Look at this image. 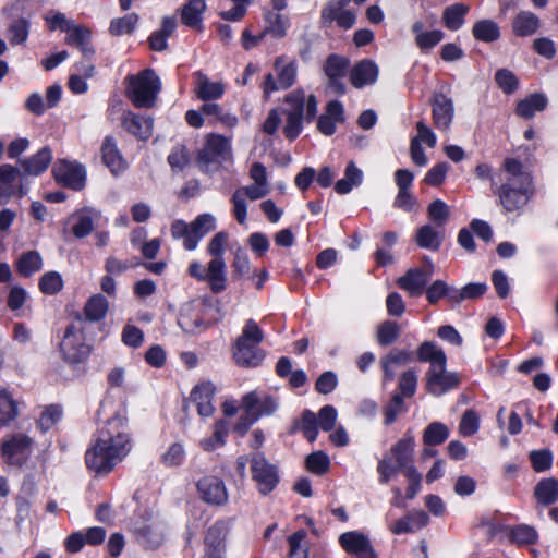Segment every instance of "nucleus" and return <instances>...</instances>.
I'll return each mask as SVG.
<instances>
[{"label":"nucleus","instance_id":"obj_1","mask_svg":"<svg viewBox=\"0 0 558 558\" xmlns=\"http://www.w3.org/2000/svg\"><path fill=\"white\" fill-rule=\"evenodd\" d=\"M131 444L122 429V420L112 417L85 453L86 465L96 473H109L130 451Z\"/></svg>","mask_w":558,"mask_h":558},{"label":"nucleus","instance_id":"obj_2","mask_svg":"<svg viewBox=\"0 0 558 558\" xmlns=\"http://www.w3.org/2000/svg\"><path fill=\"white\" fill-rule=\"evenodd\" d=\"M501 185L495 192L508 211L521 210L534 194L532 174L514 158H507L501 170Z\"/></svg>","mask_w":558,"mask_h":558},{"label":"nucleus","instance_id":"obj_3","mask_svg":"<svg viewBox=\"0 0 558 558\" xmlns=\"http://www.w3.org/2000/svg\"><path fill=\"white\" fill-rule=\"evenodd\" d=\"M417 359L421 362L430 363L425 376L427 392L439 397L458 386V376L446 371V354L435 343L429 341L423 342L417 350Z\"/></svg>","mask_w":558,"mask_h":558},{"label":"nucleus","instance_id":"obj_4","mask_svg":"<svg viewBox=\"0 0 558 558\" xmlns=\"http://www.w3.org/2000/svg\"><path fill=\"white\" fill-rule=\"evenodd\" d=\"M263 331L255 320H246L241 336L233 347V359L236 365L242 367H256L264 360V354L258 348L263 341Z\"/></svg>","mask_w":558,"mask_h":558},{"label":"nucleus","instance_id":"obj_5","mask_svg":"<svg viewBox=\"0 0 558 558\" xmlns=\"http://www.w3.org/2000/svg\"><path fill=\"white\" fill-rule=\"evenodd\" d=\"M126 80V96L135 107L151 108L155 106L160 90V80L153 70H144Z\"/></svg>","mask_w":558,"mask_h":558},{"label":"nucleus","instance_id":"obj_6","mask_svg":"<svg viewBox=\"0 0 558 558\" xmlns=\"http://www.w3.org/2000/svg\"><path fill=\"white\" fill-rule=\"evenodd\" d=\"M252 478L262 495H268L279 483L278 468L270 463L262 452L251 457Z\"/></svg>","mask_w":558,"mask_h":558},{"label":"nucleus","instance_id":"obj_7","mask_svg":"<svg viewBox=\"0 0 558 558\" xmlns=\"http://www.w3.org/2000/svg\"><path fill=\"white\" fill-rule=\"evenodd\" d=\"M132 532L138 544L145 548L156 549L163 542L162 525L149 513L133 522Z\"/></svg>","mask_w":558,"mask_h":558},{"label":"nucleus","instance_id":"obj_8","mask_svg":"<svg viewBox=\"0 0 558 558\" xmlns=\"http://www.w3.org/2000/svg\"><path fill=\"white\" fill-rule=\"evenodd\" d=\"M60 351L65 361L72 364L83 362L89 355V347L85 343L84 333L74 325H70L60 343Z\"/></svg>","mask_w":558,"mask_h":558},{"label":"nucleus","instance_id":"obj_9","mask_svg":"<svg viewBox=\"0 0 558 558\" xmlns=\"http://www.w3.org/2000/svg\"><path fill=\"white\" fill-rule=\"evenodd\" d=\"M424 263L423 267L411 268L397 280L399 288L412 296H418L423 293L425 286L434 274V264L427 257L424 258Z\"/></svg>","mask_w":558,"mask_h":558},{"label":"nucleus","instance_id":"obj_10","mask_svg":"<svg viewBox=\"0 0 558 558\" xmlns=\"http://www.w3.org/2000/svg\"><path fill=\"white\" fill-rule=\"evenodd\" d=\"M286 104L289 106L284 109V114H294L298 117H304L307 122L313 121L317 113V99L314 95H306L303 90L298 89L288 94L284 98Z\"/></svg>","mask_w":558,"mask_h":558},{"label":"nucleus","instance_id":"obj_11","mask_svg":"<svg viewBox=\"0 0 558 558\" xmlns=\"http://www.w3.org/2000/svg\"><path fill=\"white\" fill-rule=\"evenodd\" d=\"M23 177H25L23 172L12 165L0 166V205L7 203L13 195H24Z\"/></svg>","mask_w":558,"mask_h":558},{"label":"nucleus","instance_id":"obj_12","mask_svg":"<svg viewBox=\"0 0 558 558\" xmlns=\"http://www.w3.org/2000/svg\"><path fill=\"white\" fill-rule=\"evenodd\" d=\"M433 123L439 131H448L454 117L452 98L442 93H435L430 100Z\"/></svg>","mask_w":558,"mask_h":558},{"label":"nucleus","instance_id":"obj_13","mask_svg":"<svg viewBox=\"0 0 558 558\" xmlns=\"http://www.w3.org/2000/svg\"><path fill=\"white\" fill-rule=\"evenodd\" d=\"M241 407L252 413L257 420L265 415H272L279 404L276 398L258 391H251L242 398Z\"/></svg>","mask_w":558,"mask_h":558},{"label":"nucleus","instance_id":"obj_14","mask_svg":"<svg viewBox=\"0 0 558 558\" xmlns=\"http://www.w3.org/2000/svg\"><path fill=\"white\" fill-rule=\"evenodd\" d=\"M52 172L58 182L73 190L80 191L85 185V169L81 165L58 160Z\"/></svg>","mask_w":558,"mask_h":558},{"label":"nucleus","instance_id":"obj_15","mask_svg":"<svg viewBox=\"0 0 558 558\" xmlns=\"http://www.w3.org/2000/svg\"><path fill=\"white\" fill-rule=\"evenodd\" d=\"M33 440L26 435H15L2 446V453L8 463L23 465L28 459Z\"/></svg>","mask_w":558,"mask_h":558},{"label":"nucleus","instance_id":"obj_16","mask_svg":"<svg viewBox=\"0 0 558 558\" xmlns=\"http://www.w3.org/2000/svg\"><path fill=\"white\" fill-rule=\"evenodd\" d=\"M201 498L211 505H223L228 500V493L222 480L216 476H205L197 482Z\"/></svg>","mask_w":558,"mask_h":558},{"label":"nucleus","instance_id":"obj_17","mask_svg":"<svg viewBox=\"0 0 558 558\" xmlns=\"http://www.w3.org/2000/svg\"><path fill=\"white\" fill-rule=\"evenodd\" d=\"M339 541L341 546L353 555V558H376L369 539L362 533L345 532Z\"/></svg>","mask_w":558,"mask_h":558},{"label":"nucleus","instance_id":"obj_18","mask_svg":"<svg viewBox=\"0 0 558 558\" xmlns=\"http://www.w3.org/2000/svg\"><path fill=\"white\" fill-rule=\"evenodd\" d=\"M122 126L140 141H147L153 134L154 121L150 117H142L126 111L122 116Z\"/></svg>","mask_w":558,"mask_h":558},{"label":"nucleus","instance_id":"obj_19","mask_svg":"<svg viewBox=\"0 0 558 558\" xmlns=\"http://www.w3.org/2000/svg\"><path fill=\"white\" fill-rule=\"evenodd\" d=\"M68 36L65 43L74 46L82 52L85 59H92L95 54V49L92 46V31L85 25L73 23L66 31Z\"/></svg>","mask_w":558,"mask_h":558},{"label":"nucleus","instance_id":"obj_20","mask_svg":"<svg viewBox=\"0 0 558 558\" xmlns=\"http://www.w3.org/2000/svg\"><path fill=\"white\" fill-rule=\"evenodd\" d=\"M227 531L223 523L211 525L205 537V558H225Z\"/></svg>","mask_w":558,"mask_h":558},{"label":"nucleus","instance_id":"obj_21","mask_svg":"<svg viewBox=\"0 0 558 558\" xmlns=\"http://www.w3.org/2000/svg\"><path fill=\"white\" fill-rule=\"evenodd\" d=\"M377 64L369 60L364 59L354 64L350 72V82L355 88H363L366 85H372L378 77Z\"/></svg>","mask_w":558,"mask_h":558},{"label":"nucleus","instance_id":"obj_22","mask_svg":"<svg viewBox=\"0 0 558 558\" xmlns=\"http://www.w3.org/2000/svg\"><path fill=\"white\" fill-rule=\"evenodd\" d=\"M414 437L410 432L405 433L397 444L390 449V456L399 466L403 469V474L407 473L409 468H415L413 465V452H414Z\"/></svg>","mask_w":558,"mask_h":558},{"label":"nucleus","instance_id":"obj_23","mask_svg":"<svg viewBox=\"0 0 558 558\" xmlns=\"http://www.w3.org/2000/svg\"><path fill=\"white\" fill-rule=\"evenodd\" d=\"M52 160V151L49 147H43L29 158L19 160L23 174L37 177L45 172Z\"/></svg>","mask_w":558,"mask_h":558},{"label":"nucleus","instance_id":"obj_24","mask_svg":"<svg viewBox=\"0 0 558 558\" xmlns=\"http://www.w3.org/2000/svg\"><path fill=\"white\" fill-rule=\"evenodd\" d=\"M195 80V94L203 101L217 100L225 94V84L210 81L203 72H196Z\"/></svg>","mask_w":558,"mask_h":558},{"label":"nucleus","instance_id":"obj_25","mask_svg":"<svg viewBox=\"0 0 558 558\" xmlns=\"http://www.w3.org/2000/svg\"><path fill=\"white\" fill-rule=\"evenodd\" d=\"M343 106L338 100L329 101L326 111L318 118L317 128L324 135H332L336 131V124L344 120Z\"/></svg>","mask_w":558,"mask_h":558},{"label":"nucleus","instance_id":"obj_26","mask_svg":"<svg viewBox=\"0 0 558 558\" xmlns=\"http://www.w3.org/2000/svg\"><path fill=\"white\" fill-rule=\"evenodd\" d=\"M192 235L183 242V246L187 251L196 248L198 241L208 232L215 229V217L210 214L199 215L192 223Z\"/></svg>","mask_w":558,"mask_h":558},{"label":"nucleus","instance_id":"obj_27","mask_svg":"<svg viewBox=\"0 0 558 558\" xmlns=\"http://www.w3.org/2000/svg\"><path fill=\"white\" fill-rule=\"evenodd\" d=\"M71 219L73 221V234L82 239L93 232L95 222L99 219V214L92 208H85L75 213Z\"/></svg>","mask_w":558,"mask_h":558},{"label":"nucleus","instance_id":"obj_28","mask_svg":"<svg viewBox=\"0 0 558 558\" xmlns=\"http://www.w3.org/2000/svg\"><path fill=\"white\" fill-rule=\"evenodd\" d=\"M101 156L104 163L110 168L112 173L117 174L126 168V163L117 147V142L112 136H107L101 146Z\"/></svg>","mask_w":558,"mask_h":558},{"label":"nucleus","instance_id":"obj_29","mask_svg":"<svg viewBox=\"0 0 558 558\" xmlns=\"http://www.w3.org/2000/svg\"><path fill=\"white\" fill-rule=\"evenodd\" d=\"M539 26V19L530 11L519 12L512 21V32L519 37H526L535 34Z\"/></svg>","mask_w":558,"mask_h":558},{"label":"nucleus","instance_id":"obj_30","mask_svg":"<svg viewBox=\"0 0 558 558\" xmlns=\"http://www.w3.org/2000/svg\"><path fill=\"white\" fill-rule=\"evenodd\" d=\"M205 280L209 282L210 289L214 293H220L226 289V263L223 258H213L206 270Z\"/></svg>","mask_w":558,"mask_h":558},{"label":"nucleus","instance_id":"obj_31","mask_svg":"<svg viewBox=\"0 0 558 558\" xmlns=\"http://www.w3.org/2000/svg\"><path fill=\"white\" fill-rule=\"evenodd\" d=\"M437 226L425 225L416 232V243L423 248L438 251L445 238L444 232Z\"/></svg>","mask_w":558,"mask_h":558},{"label":"nucleus","instance_id":"obj_32","mask_svg":"<svg viewBox=\"0 0 558 558\" xmlns=\"http://www.w3.org/2000/svg\"><path fill=\"white\" fill-rule=\"evenodd\" d=\"M534 497L542 506L553 505L558 500V480L542 478L534 487Z\"/></svg>","mask_w":558,"mask_h":558},{"label":"nucleus","instance_id":"obj_33","mask_svg":"<svg viewBox=\"0 0 558 558\" xmlns=\"http://www.w3.org/2000/svg\"><path fill=\"white\" fill-rule=\"evenodd\" d=\"M274 69L281 89H287L294 84L298 71L295 61H287L283 56L277 57L274 62Z\"/></svg>","mask_w":558,"mask_h":558},{"label":"nucleus","instance_id":"obj_34","mask_svg":"<svg viewBox=\"0 0 558 558\" xmlns=\"http://www.w3.org/2000/svg\"><path fill=\"white\" fill-rule=\"evenodd\" d=\"M205 10L206 3L203 0H190L181 10L183 24L191 28L199 29L202 27V15Z\"/></svg>","mask_w":558,"mask_h":558},{"label":"nucleus","instance_id":"obj_35","mask_svg":"<svg viewBox=\"0 0 558 558\" xmlns=\"http://www.w3.org/2000/svg\"><path fill=\"white\" fill-rule=\"evenodd\" d=\"M547 106V98L543 94H532L518 102L517 114L524 118H532L535 112L542 111Z\"/></svg>","mask_w":558,"mask_h":558},{"label":"nucleus","instance_id":"obj_36","mask_svg":"<svg viewBox=\"0 0 558 558\" xmlns=\"http://www.w3.org/2000/svg\"><path fill=\"white\" fill-rule=\"evenodd\" d=\"M43 267V259L37 251L23 253L16 262V269L23 277H31Z\"/></svg>","mask_w":558,"mask_h":558},{"label":"nucleus","instance_id":"obj_37","mask_svg":"<svg viewBox=\"0 0 558 558\" xmlns=\"http://www.w3.org/2000/svg\"><path fill=\"white\" fill-rule=\"evenodd\" d=\"M109 308V302L101 294L90 296L84 307L85 317L90 322H99L102 319Z\"/></svg>","mask_w":558,"mask_h":558},{"label":"nucleus","instance_id":"obj_38","mask_svg":"<svg viewBox=\"0 0 558 558\" xmlns=\"http://www.w3.org/2000/svg\"><path fill=\"white\" fill-rule=\"evenodd\" d=\"M265 21L267 23L266 32L271 34L275 38H282L287 35V29L290 25L288 15L267 11L265 12Z\"/></svg>","mask_w":558,"mask_h":558},{"label":"nucleus","instance_id":"obj_39","mask_svg":"<svg viewBox=\"0 0 558 558\" xmlns=\"http://www.w3.org/2000/svg\"><path fill=\"white\" fill-rule=\"evenodd\" d=\"M470 8L462 3H454L445 9L442 20L446 27L450 31L459 29L464 23V16Z\"/></svg>","mask_w":558,"mask_h":558},{"label":"nucleus","instance_id":"obj_40","mask_svg":"<svg viewBox=\"0 0 558 558\" xmlns=\"http://www.w3.org/2000/svg\"><path fill=\"white\" fill-rule=\"evenodd\" d=\"M472 34L477 40L493 43L499 38L500 29L496 22L481 20L474 24Z\"/></svg>","mask_w":558,"mask_h":558},{"label":"nucleus","instance_id":"obj_41","mask_svg":"<svg viewBox=\"0 0 558 558\" xmlns=\"http://www.w3.org/2000/svg\"><path fill=\"white\" fill-rule=\"evenodd\" d=\"M449 436L448 427L439 422L429 424L423 435V441L427 446H437L442 444Z\"/></svg>","mask_w":558,"mask_h":558},{"label":"nucleus","instance_id":"obj_42","mask_svg":"<svg viewBox=\"0 0 558 558\" xmlns=\"http://www.w3.org/2000/svg\"><path fill=\"white\" fill-rule=\"evenodd\" d=\"M348 66V59L338 54H330L324 64V72L328 78L343 77Z\"/></svg>","mask_w":558,"mask_h":558},{"label":"nucleus","instance_id":"obj_43","mask_svg":"<svg viewBox=\"0 0 558 558\" xmlns=\"http://www.w3.org/2000/svg\"><path fill=\"white\" fill-rule=\"evenodd\" d=\"M29 33V22L24 17H19L14 20L9 28L8 35L11 45H21L24 44L28 37Z\"/></svg>","mask_w":558,"mask_h":558},{"label":"nucleus","instance_id":"obj_44","mask_svg":"<svg viewBox=\"0 0 558 558\" xmlns=\"http://www.w3.org/2000/svg\"><path fill=\"white\" fill-rule=\"evenodd\" d=\"M137 21L138 15L135 13H130L123 17L113 19L110 23L109 32L113 36L130 34L134 31Z\"/></svg>","mask_w":558,"mask_h":558},{"label":"nucleus","instance_id":"obj_45","mask_svg":"<svg viewBox=\"0 0 558 558\" xmlns=\"http://www.w3.org/2000/svg\"><path fill=\"white\" fill-rule=\"evenodd\" d=\"M17 415V405L7 390H0V426L13 421Z\"/></svg>","mask_w":558,"mask_h":558},{"label":"nucleus","instance_id":"obj_46","mask_svg":"<svg viewBox=\"0 0 558 558\" xmlns=\"http://www.w3.org/2000/svg\"><path fill=\"white\" fill-rule=\"evenodd\" d=\"M536 530L527 524H519L511 529L510 538L518 545H530L537 541Z\"/></svg>","mask_w":558,"mask_h":558},{"label":"nucleus","instance_id":"obj_47","mask_svg":"<svg viewBox=\"0 0 558 558\" xmlns=\"http://www.w3.org/2000/svg\"><path fill=\"white\" fill-rule=\"evenodd\" d=\"M201 111L205 116L215 117L218 121L230 128L234 126L238 122L235 116L223 112L222 108L216 102L205 101L201 107Z\"/></svg>","mask_w":558,"mask_h":558},{"label":"nucleus","instance_id":"obj_48","mask_svg":"<svg viewBox=\"0 0 558 558\" xmlns=\"http://www.w3.org/2000/svg\"><path fill=\"white\" fill-rule=\"evenodd\" d=\"M427 215L435 226L442 228L449 218L450 209L444 201L435 199L428 205Z\"/></svg>","mask_w":558,"mask_h":558},{"label":"nucleus","instance_id":"obj_49","mask_svg":"<svg viewBox=\"0 0 558 558\" xmlns=\"http://www.w3.org/2000/svg\"><path fill=\"white\" fill-rule=\"evenodd\" d=\"M228 427L227 422L219 421L215 424L214 435L209 438H205L201 441V447L205 451H214L218 447L225 444V437L227 435Z\"/></svg>","mask_w":558,"mask_h":558},{"label":"nucleus","instance_id":"obj_50","mask_svg":"<svg viewBox=\"0 0 558 558\" xmlns=\"http://www.w3.org/2000/svg\"><path fill=\"white\" fill-rule=\"evenodd\" d=\"M400 335V329L397 323L391 320L384 322L377 330V341L380 345L387 347L395 342Z\"/></svg>","mask_w":558,"mask_h":558},{"label":"nucleus","instance_id":"obj_51","mask_svg":"<svg viewBox=\"0 0 558 558\" xmlns=\"http://www.w3.org/2000/svg\"><path fill=\"white\" fill-rule=\"evenodd\" d=\"M400 471L403 472V469L399 466V463H397L391 457H384L378 461L377 472L381 484L388 483L390 480L396 477Z\"/></svg>","mask_w":558,"mask_h":558},{"label":"nucleus","instance_id":"obj_52","mask_svg":"<svg viewBox=\"0 0 558 558\" xmlns=\"http://www.w3.org/2000/svg\"><path fill=\"white\" fill-rule=\"evenodd\" d=\"M205 147L211 151V155L214 154L217 157L226 159L230 156V141L225 136L211 134L208 136Z\"/></svg>","mask_w":558,"mask_h":558},{"label":"nucleus","instance_id":"obj_53","mask_svg":"<svg viewBox=\"0 0 558 558\" xmlns=\"http://www.w3.org/2000/svg\"><path fill=\"white\" fill-rule=\"evenodd\" d=\"M318 422L317 416L314 412L305 410L300 421V429L303 432L305 438L313 442L316 440L318 435Z\"/></svg>","mask_w":558,"mask_h":558},{"label":"nucleus","instance_id":"obj_54","mask_svg":"<svg viewBox=\"0 0 558 558\" xmlns=\"http://www.w3.org/2000/svg\"><path fill=\"white\" fill-rule=\"evenodd\" d=\"M232 278L233 280H240L251 272V265L247 254L243 248L239 247L234 254V260L232 263Z\"/></svg>","mask_w":558,"mask_h":558},{"label":"nucleus","instance_id":"obj_55","mask_svg":"<svg viewBox=\"0 0 558 558\" xmlns=\"http://www.w3.org/2000/svg\"><path fill=\"white\" fill-rule=\"evenodd\" d=\"M495 81L498 85V87L505 93V94H512L517 90L519 81L515 76V74L508 70V69H500L495 74Z\"/></svg>","mask_w":558,"mask_h":558},{"label":"nucleus","instance_id":"obj_56","mask_svg":"<svg viewBox=\"0 0 558 558\" xmlns=\"http://www.w3.org/2000/svg\"><path fill=\"white\" fill-rule=\"evenodd\" d=\"M330 465L329 457L322 450L315 451L307 456L306 468L315 474H324Z\"/></svg>","mask_w":558,"mask_h":558},{"label":"nucleus","instance_id":"obj_57","mask_svg":"<svg viewBox=\"0 0 558 558\" xmlns=\"http://www.w3.org/2000/svg\"><path fill=\"white\" fill-rule=\"evenodd\" d=\"M480 428V416L478 414L472 410H466L459 424V433L464 436H472L474 435Z\"/></svg>","mask_w":558,"mask_h":558},{"label":"nucleus","instance_id":"obj_58","mask_svg":"<svg viewBox=\"0 0 558 558\" xmlns=\"http://www.w3.org/2000/svg\"><path fill=\"white\" fill-rule=\"evenodd\" d=\"M62 278L57 271L46 272L39 280L40 291L45 294H56L62 289Z\"/></svg>","mask_w":558,"mask_h":558},{"label":"nucleus","instance_id":"obj_59","mask_svg":"<svg viewBox=\"0 0 558 558\" xmlns=\"http://www.w3.org/2000/svg\"><path fill=\"white\" fill-rule=\"evenodd\" d=\"M444 36V32L439 29L429 31L415 36V44L422 51L427 52L437 46L442 40Z\"/></svg>","mask_w":558,"mask_h":558},{"label":"nucleus","instance_id":"obj_60","mask_svg":"<svg viewBox=\"0 0 558 558\" xmlns=\"http://www.w3.org/2000/svg\"><path fill=\"white\" fill-rule=\"evenodd\" d=\"M417 374L414 369H408L399 379V391L403 398L412 397L416 391Z\"/></svg>","mask_w":558,"mask_h":558},{"label":"nucleus","instance_id":"obj_61","mask_svg":"<svg viewBox=\"0 0 558 558\" xmlns=\"http://www.w3.org/2000/svg\"><path fill=\"white\" fill-rule=\"evenodd\" d=\"M530 460L535 472H544L551 468L553 454L550 450H535L530 452Z\"/></svg>","mask_w":558,"mask_h":558},{"label":"nucleus","instance_id":"obj_62","mask_svg":"<svg viewBox=\"0 0 558 558\" xmlns=\"http://www.w3.org/2000/svg\"><path fill=\"white\" fill-rule=\"evenodd\" d=\"M317 416L318 426L325 430L330 432L333 429L337 422V410L332 405H324Z\"/></svg>","mask_w":558,"mask_h":558},{"label":"nucleus","instance_id":"obj_63","mask_svg":"<svg viewBox=\"0 0 558 558\" xmlns=\"http://www.w3.org/2000/svg\"><path fill=\"white\" fill-rule=\"evenodd\" d=\"M305 537L306 532L304 530H299L289 537V558H307V550L301 546Z\"/></svg>","mask_w":558,"mask_h":558},{"label":"nucleus","instance_id":"obj_64","mask_svg":"<svg viewBox=\"0 0 558 558\" xmlns=\"http://www.w3.org/2000/svg\"><path fill=\"white\" fill-rule=\"evenodd\" d=\"M168 162L172 170L174 171H183L185 167L190 162L189 155L186 153L185 147L177 146L172 149L170 155L168 156Z\"/></svg>","mask_w":558,"mask_h":558}]
</instances>
